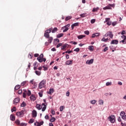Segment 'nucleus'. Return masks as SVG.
Returning <instances> with one entry per match:
<instances>
[{"label":"nucleus","instance_id":"1","mask_svg":"<svg viewBox=\"0 0 126 126\" xmlns=\"http://www.w3.org/2000/svg\"><path fill=\"white\" fill-rule=\"evenodd\" d=\"M47 81L46 80H43L38 84V88L39 89H42V88H45L46 87V82Z\"/></svg>","mask_w":126,"mask_h":126},{"label":"nucleus","instance_id":"2","mask_svg":"<svg viewBox=\"0 0 126 126\" xmlns=\"http://www.w3.org/2000/svg\"><path fill=\"white\" fill-rule=\"evenodd\" d=\"M108 120L110 121L111 124H114L116 122V117L115 115H111L108 118Z\"/></svg>","mask_w":126,"mask_h":126},{"label":"nucleus","instance_id":"3","mask_svg":"<svg viewBox=\"0 0 126 126\" xmlns=\"http://www.w3.org/2000/svg\"><path fill=\"white\" fill-rule=\"evenodd\" d=\"M24 113H25V110H22L21 112H17L16 115L18 118H22L24 116Z\"/></svg>","mask_w":126,"mask_h":126},{"label":"nucleus","instance_id":"4","mask_svg":"<svg viewBox=\"0 0 126 126\" xmlns=\"http://www.w3.org/2000/svg\"><path fill=\"white\" fill-rule=\"evenodd\" d=\"M51 30L52 28H50L49 30H46L44 33V37H45L46 38H49V37H50L49 33H51Z\"/></svg>","mask_w":126,"mask_h":126},{"label":"nucleus","instance_id":"5","mask_svg":"<svg viewBox=\"0 0 126 126\" xmlns=\"http://www.w3.org/2000/svg\"><path fill=\"white\" fill-rule=\"evenodd\" d=\"M70 26V24H68L67 25H65V26L62 27V29L63 30V32H66L68 30V27Z\"/></svg>","mask_w":126,"mask_h":126},{"label":"nucleus","instance_id":"6","mask_svg":"<svg viewBox=\"0 0 126 126\" xmlns=\"http://www.w3.org/2000/svg\"><path fill=\"white\" fill-rule=\"evenodd\" d=\"M30 83L31 84H32V85H33V88H36V87H37V83H36L35 81H34V79L30 81Z\"/></svg>","mask_w":126,"mask_h":126},{"label":"nucleus","instance_id":"7","mask_svg":"<svg viewBox=\"0 0 126 126\" xmlns=\"http://www.w3.org/2000/svg\"><path fill=\"white\" fill-rule=\"evenodd\" d=\"M121 38L123 39L120 41V43H123V44H126V36L122 35L121 36Z\"/></svg>","mask_w":126,"mask_h":126},{"label":"nucleus","instance_id":"8","mask_svg":"<svg viewBox=\"0 0 126 126\" xmlns=\"http://www.w3.org/2000/svg\"><path fill=\"white\" fill-rule=\"evenodd\" d=\"M20 101V98L19 97H16L14 99L13 104L14 105H17L18 103Z\"/></svg>","mask_w":126,"mask_h":126},{"label":"nucleus","instance_id":"9","mask_svg":"<svg viewBox=\"0 0 126 126\" xmlns=\"http://www.w3.org/2000/svg\"><path fill=\"white\" fill-rule=\"evenodd\" d=\"M111 45H118L119 44V41L114 39L112 40L110 43Z\"/></svg>","mask_w":126,"mask_h":126},{"label":"nucleus","instance_id":"10","mask_svg":"<svg viewBox=\"0 0 126 126\" xmlns=\"http://www.w3.org/2000/svg\"><path fill=\"white\" fill-rule=\"evenodd\" d=\"M107 36H109L111 39H112L113 37H114V34H113V32H107Z\"/></svg>","mask_w":126,"mask_h":126},{"label":"nucleus","instance_id":"11","mask_svg":"<svg viewBox=\"0 0 126 126\" xmlns=\"http://www.w3.org/2000/svg\"><path fill=\"white\" fill-rule=\"evenodd\" d=\"M73 63V60H68L66 62L65 64L67 65H71Z\"/></svg>","mask_w":126,"mask_h":126},{"label":"nucleus","instance_id":"12","mask_svg":"<svg viewBox=\"0 0 126 126\" xmlns=\"http://www.w3.org/2000/svg\"><path fill=\"white\" fill-rule=\"evenodd\" d=\"M37 61H38V62L39 63H43V62H44L45 63V62H46V58H37Z\"/></svg>","mask_w":126,"mask_h":126},{"label":"nucleus","instance_id":"13","mask_svg":"<svg viewBox=\"0 0 126 126\" xmlns=\"http://www.w3.org/2000/svg\"><path fill=\"white\" fill-rule=\"evenodd\" d=\"M94 62V59H92L90 60H87L86 62V63L88 64H92V63Z\"/></svg>","mask_w":126,"mask_h":126},{"label":"nucleus","instance_id":"14","mask_svg":"<svg viewBox=\"0 0 126 126\" xmlns=\"http://www.w3.org/2000/svg\"><path fill=\"white\" fill-rule=\"evenodd\" d=\"M32 118H36L37 117V111H36V110H33L32 111Z\"/></svg>","mask_w":126,"mask_h":126},{"label":"nucleus","instance_id":"15","mask_svg":"<svg viewBox=\"0 0 126 126\" xmlns=\"http://www.w3.org/2000/svg\"><path fill=\"white\" fill-rule=\"evenodd\" d=\"M30 100H31V101H35V100H36V96H35V95L34 94H32L30 97Z\"/></svg>","mask_w":126,"mask_h":126},{"label":"nucleus","instance_id":"16","mask_svg":"<svg viewBox=\"0 0 126 126\" xmlns=\"http://www.w3.org/2000/svg\"><path fill=\"white\" fill-rule=\"evenodd\" d=\"M42 106H43L42 109V111L45 112V111H46V109H47V105H46L44 103H43L42 104Z\"/></svg>","mask_w":126,"mask_h":126},{"label":"nucleus","instance_id":"17","mask_svg":"<svg viewBox=\"0 0 126 126\" xmlns=\"http://www.w3.org/2000/svg\"><path fill=\"white\" fill-rule=\"evenodd\" d=\"M35 107L36 108V109H37V110H41V109H42V106L40 104H37Z\"/></svg>","mask_w":126,"mask_h":126},{"label":"nucleus","instance_id":"18","mask_svg":"<svg viewBox=\"0 0 126 126\" xmlns=\"http://www.w3.org/2000/svg\"><path fill=\"white\" fill-rule=\"evenodd\" d=\"M68 45L66 44H65L64 45L61 47V50H65L66 48H67Z\"/></svg>","mask_w":126,"mask_h":126},{"label":"nucleus","instance_id":"19","mask_svg":"<svg viewBox=\"0 0 126 126\" xmlns=\"http://www.w3.org/2000/svg\"><path fill=\"white\" fill-rule=\"evenodd\" d=\"M103 9L104 10H106V9H112V7H111V6H110V4H109L108 6L104 7Z\"/></svg>","mask_w":126,"mask_h":126},{"label":"nucleus","instance_id":"20","mask_svg":"<svg viewBox=\"0 0 126 126\" xmlns=\"http://www.w3.org/2000/svg\"><path fill=\"white\" fill-rule=\"evenodd\" d=\"M10 118L11 121H15V116H14V115H11Z\"/></svg>","mask_w":126,"mask_h":126},{"label":"nucleus","instance_id":"21","mask_svg":"<svg viewBox=\"0 0 126 126\" xmlns=\"http://www.w3.org/2000/svg\"><path fill=\"white\" fill-rule=\"evenodd\" d=\"M63 36V33H59L57 35V38H62Z\"/></svg>","mask_w":126,"mask_h":126},{"label":"nucleus","instance_id":"22","mask_svg":"<svg viewBox=\"0 0 126 126\" xmlns=\"http://www.w3.org/2000/svg\"><path fill=\"white\" fill-rule=\"evenodd\" d=\"M71 18H72V17H71V16H69L65 18V21H68V20H70Z\"/></svg>","mask_w":126,"mask_h":126},{"label":"nucleus","instance_id":"23","mask_svg":"<svg viewBox=\"0 0 126 126\" xmlns=\"http://www.w3.org/2000/svg\"><path fill=\"white\" fill-rule=\"evenodd\" d=\"M58 31V28H54L52 31H51L52 33H56Z\"/></svg>","mask_w":126,"mask_h":126},{"label":"nucleus","instance_id":"24","mask_svg":"<svg viewBox=\"0 0 126 126\" xmlns=\"http://www.w3.org/2000/svg\"><path fill=\"white\" fill-rule=\"evenodd\" d=\"M99 10V7H96V8H94L92 11L93 12H95L96 11H98Z\"/></svg>","mask_w":126,"mask_h":126},{"label":"nucleus","instance_id":"25","mask_svg":"<svg viewBox=\"0 0 126 126\" xmlns=\"http://www.w3.org/2000/svg\"><path fill=\"white\" fill-rule=\"evenodd\" d=\"M85 37V35H80L78 36V39H83V38Z\"/></svg>","mask_w":126,"mask_h":126},{"label":"nucleus","instance_id":"26","mask_svg":"<svg viewBox=\"0 0 126 126\" xmlns=\"http://www.w3.org/2000/svg\"><path fill=\"white\" fill-rule=\"evenodd\" d=\"M50 122H51V123H54V122H56V118H55V117H52L50 120Z\"/></svg>","mask_w":126,"mask_h":126},{"label":"nucleus","instance_id":"27","mask_svg":"<svg viewBox=\"0 0 126 126\" xmlns=\"http://www.w3.org/2000/svg\"><path fill=\"white\" fill-rule=\"evenodd\" d=\"M120 116L123 118V117L126 116V113L124 111H122L120 113Z\"/></svg>","mask_w":126,"mask_h":126},{"label":"nucleus","instance_id":"28","mask_svg":"<svg viewBox=\"0 0 126 126\" xmlns=\"http://www.w3.org/2000/svg\"><path fill=\"white\" fill-rule=\"evenodd\" d=\"M52 93H54V89H50L49 90V92L48 93V94H49V95H51Z\"/></svg>","mask_w":126,"mask_h":126},{"label":"nucleus","instance_id":"29","mask_svg":"<svg viewBox=\"0 0 126 126\" xmlns=\"http://www.w3.org/2000/svg\"><path fill=\"white\" fill-rule=\"evenodd\" d=\"M94 49V47L93 45H91L89 46V50H90V51H93Z\"/></svg>","mask_w":126,"mask_h":126},{"label":"nucleus","instance_id":"30","mask_svg":"<svg viewBox=\"0 0 126 126\" xmlns=\"http://www.w3.org/2000/svg\"><path fill=\"white\" fill-rule=\"evenodd\" d=\"M52 41H53V37H48V42H49V43H52Z\"/></svg>","mask_w":126,"mask_h":126},{"label":"nucleus","instance_id":"31","mask_svg":"<svg viewBox=\"0 0 126 126\" xmlns=\"http://www.w3.org/2000/svg\"><path fill=\"white\" fill-rule=\"evenodd\" d=\"M108 40H109V38H105V37H103L101 41L102 42H108Z\"/></svg>","mask_w":126,"mask_h":126},{"label":"nucleus","instance_id":"32","mask_svg":"<svg viewBox=\"0 0 126 126\" xmlns=\"http://www.w3.org/2000/svg\"><path fill=\"white\" fill-rule=\"evenodd\" d=\"M98 103L99 105H103V104H104V101H103L102 99H100L98 101Z\"/></svg>","mask_w":126,"mask_h":126},{"label":"nucleus","instance_id":"33","mask_svg":"<svg viewBox=\"0 0 126 126\" xmlns=\"http://www.w3.org/2000/svg\"><path fill=\"white\" fill-rule=\"evenodd\" d=\"M20 88V86L19 85H17L15 87V90H18Z\"/></svg>","mask_w":126,"mask_h":126},{"label":"nucleus","instance_id":"34","mask_svg":"<svg viewBox=\"0 0 126 126\" xmlns=\"http://www.w3.org/2000/svg\"><path fill=\"white\" fill-rule=\"evenodd\" d=\"M97 102V101L95 100H93L91 101V104H92L93 105H95V104H96V102Z\"/></svg>","mask_w":126,"mask_h":126},{"label":"nucleus","instance_id":"35","mask_svg":"<svg viewBox=\"0 0 126 126\" xmlns=\"http://www.w3.org/2000/svg\"><path fill=\"white\" fill-rule=\"evenodd\" d=\"M26 103L25 102L23 101L22 103L21 104V107H26Z\"/></svg>","mask_w":126,"mask_h":126},{"label":"nucleus","instance_id":"36","mask_svg":"<svg viewBox=\"0 0 126 126\" xmlns=\"http://www.w3.org/2000/svg\"><path fill=\"white\" fill-rule=\"evenodd\" d=\"M110 20H111V19H110V18H106L105 21H104V23H106V22H107V23L109 22Z\"/></svg>","mask_w":126,"mask_h":126},{"label":"nucleus","instance_id":"37","mask_svg":"<svg viewBox=\"0 0 126 126\" xmlns=\"http://www.w3.org/2000/svg\"><path fill=\"white\" fill-rule=\"evenodd\" d=\"M35 74L38 76L41 75V71H35Z\"/></svg>","mask_w":126,"mask_h":126},{"label":"nucleus","instance_id":"38","mask_svg":"<svg viewBox=\"0 0 126 126\" xmlns=\"http://www.w3.org/2000/svg\"><path fill=\"white\" fill-rule=\"evenodd\" d=\"M29 124H33L34 123V119H31L30 120V121L29 122Z\"/></svg>","mask_w":126,"mask_h":126},{"label":"nucleus","instance_id":"39","mask_svg":"<svg viewBox=\"0 0 126 126\" xmlns=\"http://www.w3.org/2000/svg\"><path fill=\"white\" fill-rule=\"evenodd\" d=\"M38 95L39 97H43V92H40L38 93Z\"/></svg>","mask_w":126,"mask_h":126},{"label":"nucleus","instance_id":"40","mask_svg":"<svg viewBox=\"0 0 126 126\" xmlns=\"http://www.w3.org/2000/svg\"><path fill=\"white\" fill-rule=\"evenodd\" d=\"M106 86H110V85H112V82H108L106 83Z\"/></svg>","mask_w":126,"mask_h":126},{"label":"nucleus","instance_id":"41","mask_svg":"<svg viewBox=\"0 0 126 126\" xmlns=\"http://www.w3.org/2000/svg\"><path fill=\"white\" fill-rule=\"evenodd\" d=\"M70 43L71 44V45H77V42L75 41H71L70 42Z\"/></svg>","mask_w":126,"mask_h":126},{"label":"nucleus","instance_id":"42","mask_svg":"<svg viewBox=\"0 0 126 126\" xmlns=\"http://www.w3.org/2000/svg\"><path fill=\"white\" fill-rule=\"evenodd\" d=\"M118 24V23L117 22H114L112 23V26H116Z\"/></svg>","mask_w":126,"mask_h":126},{"label":"nucleus","instance_id":"43","mask_svg":"<svg viewBox=\"0 0 126 126\" xmlns=\"http://www.w3.org/2000/svg\"><path fill=\"white\" fill-rule=\"evenodd\" d=\"M15 123L16 124V125H20V121L16 120L15 121Z\"/></svg>","mask_w":126,"mask_h":126},{"label":"nucleus","instance_id":"44","mask_svg":"<svg viewBox=\"0 0 126 126\" xmlns=\"http://www.w3.org/2000/svg\"><path fill=\"white\" fill-rule=\"evenodd\" d=\"M73 26L75 27V26H79V23H75L73 24Z\"/></svg>","mask_w":126,"mask_h":126},{"label":"nucleus","instance_id":"45","mask_svg":"<svg viewBox=\"0 0 126 126\" xmlns=\"http://www.w3.org/2000/svg\"><path fill=\"white\" fill-rule=\"evenodd\" d=\"M106 24L107 25H108V26H110V25H112V22L109 21V22H107Z\"/></svg>","mask_w":126,"mask_h":126},{"label":"nucleus","instance_id":"46","mask_svg":"<svg viewBox=\"0 0 126 126\" xmlns=\"http://www.w3.org/2000/svg\"><path fill=\"white\" fill-rule=\"evenodd\" d=\"M15 111H16V107H14L12 109H11V112H15Z\"/></svg>","mask_w":126,"mask_h":126},{"label":"nucleus","instance_id":"47","mask_svg":"<svg viewBox=\"0 0 126 126\" xmlns=\"http://www.w3.org/2000/svg\"><path fill=\"white\" fill-rule=\"evenodd\" d=\"M61 46H63V43H59L57 45L56 47L60 48V47H61Z\"/></svg>","mask_w":126,"mask_h":126},{"label":"nucleus","instance_id":"48","mask_svg":"<svg viewBox=\"0 0 126 126\" xmlns=\"http://www.w3.org/2000/svg\"><path fill=\"white\" fill-rule=\"evenodd\" d=\"M27 95L28 96H30V95H31V91H30V90L28 91Z\"/></svg>","mask_w":126,"mask_h":126},{"label":"nucleus","instance_id":"49","mask_svg":"<svg viewBox=\"0 0 126 126\" xmlns=\"http://www.w3.org/2000/svg\"><path fill=\"white\" fill-rule=\"evenodd\" d=\"M108 50H109V48H108V47H106L103 49V52H107Z\"/></svg>","mask_w":126,"mask_h":126},{"label":"nucleus","instance_id":"50","mask_svg":"<svg viewBox=\"0 0 126 126\" xmlns=\"http://www.w3.org/2000/svg\"><path fill=\"white\" fill-rule=\"evenodd\" d=\"M74 52H79L80 51V49L79 48H77L75 49L74 50Z\"/></svg>","mask_w":126,"mask_h":126},{"label":"nucleus","instance_id":"51","mask_svg":"<svg viewBox=\"0 0 126 126\" xmlns=\"http://www.w3.org/2000/svg\"><path fill=\"white\" fill-rule=\"evenodd\" d=\"M37 58H40L41 59H44V55L43 54H41L39 57H37Z\"/></svg>","mask_w":126,"mask_h":126},{"label":"nucleus","instance_id":"52","mask_svg":"<svg viewBox=\"0 0 126 126\" xmlns=\"http://www.w3.org/2000/svg\"><path fill=\"white\" fill-rule=\"evenodd\" d=\"M51 113L52 115H55L56 114V112H55V110H52Z\"/></svg>","mask_w":126,"mask_h":126},{"label":"nucleus","instance_id":"53","mask_svg":"<svg viewBox=\"0 0 126 126\" xmlns=\"http://www.w3.org/2000/svg\"><path fill=\"white\" fill-rule=\"evenodd\" d=\"M63 106H61L60 107V111L63 112Z\"/></svg>","mask_w":126,"mask_h":126},{"label":"nucleus","instance_id":"54","mask_svg":"<svg viewBox=\"0 0 126 126\" xmlns=\"http://www.w3.org/2000/svg\"><path fill=\"white\" fill-rule=\"evenodd\" d=\"M25 84H26V81L23 82L21 84V86H24V85H25Z\"/></svg>","mask_w":126,"mask_h":126},{"label":"nucleus","instance_id":"55","mask_svg":"<svg viewBox=\"0 0 126 126\" xmlns=\"http://www.w3.org/2000/svg\"><path fill=\"white\" fill-rule=\"evenodd\" d=\"M84 33H85V34H86V35H89V31H85L84 32Z\"/></svg>","mask_w":126,"mask_h":126},{"label":"nucleus","instance_id":"56","mask_svg":"<svg viewBox=\"0 0 126 126\" xmlns=\"http://www.w3.org/2000/svg\"><path fill=\"white\" fill-rule=\"evenodd\" d=\"M86 13H83L80 15L81 17H85Z\"/></svg>","mask_w":126,"mask_h":126},{"label":"nucleus","instance_id":"57","mask_svg":"<svg viewBox=\"0 0 126 126\" xmlns=\"http://www.w3.org/2000/svg\"><path fill=\"white\" fill-rule=\"evenodd\" d=\"M69 94H70V93H69V92L67 91L66 93V96H67V97H68L69 96Z\"/></svg>","mask_w":126,"mask_h":126},{"label":"nucleus","instance_id":"58","mask_svg":"<svg viewBox=\"0 0 126 126\" xmlns=\"http://www.w3.org/2000/svg\"><path fill=\"white\" fill-rule=\"evenodd\" d=\"M122 119H123V120H124V121H126V115H125L124 116H123L122 117Z\"/></svg>","mask_w":126,"mask_h":126},{"label":"nucleus","instance_id":"59","mask_svg":"<svg viewBox=\"0 0 126 126\" xmlns=\"http://www.w3.org/2000/svg\"><path fill=\"white\" fill-rule=\"evenodd\" d=\"M91 23H92L93 24V23H95V19H92L91 20Z\"/></svg>","mask_w":126,"mask_h":126},{"label":"nucleus","instance_id":"60","mask_svg":"<svg viewBox=\"0 0 126 126\" xmlns=\"http://www.w3.org/2000/svg\"><path fill=\"white\" fill-rule=\"evenodd\" d=\"M18 94H22V90H19L18 92Z\"/></svg>","mask_w":126,"mask_h":126},{"label":"nucleus","instance_id":"61","mask_svg":"<svg viewBox=\"0 0 126 126\" xmlns=\"http://www.w3.org/2000/svg\"><path fill=\"white\" fill-rule=\"evenodd\" d=\"M43 68H44V70H48V67L45 66H43Z\"/></svg>","mask_w":126,"mask_h":126},{"label":"nucleus","instance_id":"62","mask_svg":"<svg viewBox=\"0 0 126 126\" xmlns=\"http://www.w3.org/2000/svg\"><path fill=\"white\" fill-rule=\"evenodd\" d=\"M23 98H26V94L25 93L23 94Z\"/></svg>","mask_w":126,"mask_h":126},{"label":"nucleus","instance_id":"63","mask_svg":"<svg viewBox=\"0 0 126 126\" xmlns=\"http://www.w3.org/2000/svg\"><path fill=\"white\" fill-rule=\"evenodd\" d=\"M125 34H126V31H123L121 32V34L122 35H125Z\"/></svg>","mask_w":126,"mask_h":126},{"label":"nucleus","instance_id":"64","mask_svg":"<svg viewBox=\"0 0 126 126\" xmlns=\"http://www.w3.org/2000/svg\"><path fill=\"white\" fill-rule=\"evenodd\" d=\"M20 125L21 126H26V124L25 123H21Z\"/></svg>","mask_w":126,"mask_h":126}]
</instances>
